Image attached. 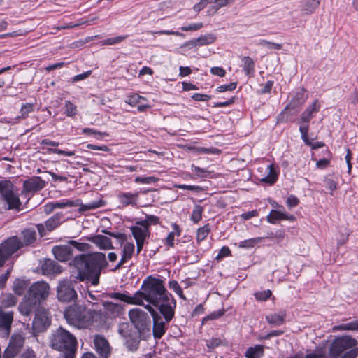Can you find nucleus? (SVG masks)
I'll return each mask as SVG.
<instances>
[{
    "label": "nucleus",
    "mask_w": 358,
    "mask_h": 358,
    "mask_svg": "<svg viewBox=\"0 0 358 358\" xmlns=\"http://www.w3.org/2000/svg\"><path fill=\"white\" fill-rule=\"evenodd\" d=\"M136 305L156 307L169 323L174 317L176 306L173 296L167 291L164 282L152 275L143 281L141 289L134 294Z\"/></svg>",
    "instance_id": "obj_1"
},
{
    "label": "nucleus",
    "mask_w": 358,
    "mask_h": 358,
    "mask_svg": "<svg viewBox=\"0 0 358 358\" xmlns=\"http://www.w3.org/2000/svg\"><path fill=\"white\" fill-rule=\"evenodd\" d=\"M71 265L76 269L71 271V278L96 286L99 283L101 271L108 267V263L104 253L96 252L76 255Z\"/></svg>",
    "instance_id": "obj_2"
},
{
    "label": "nucleus",
    "mask_w": 358,
    "mask_h": 358,
    "mask_svg": "<svg viewBox=\"0 0 358 358\" xmlns=\"http://www.w3.org/2000/svg\"><path fill=\"white\" fill-rule=\"evenodd\" d=\"M96 314L95 310L87 309L83 306L74 305L65 310L64 317L70 325L82 329L90 327Z\"/></svg>",
    "instance_id": "obj_3"
},
{
    "label": "nucleus",
    "mask_w": 358,
    "mask_h": 358,
    "mask_svg": "<svg viewBox=\"0 0 358 358\" xmlns=\"http://www.w3.org/2000/svg\"><path fill=\"white\" fill-rule=\"evenodd\" d=\"M0 194L2 203L1 212L10 210H20L22 202L19 198L17 190L11 182L0 181Z\"/></svg>",
    "instance_id": "obj_4"
},
{
    "label": "nucleus",
    "mask_w": 358,
    "mask_h": 358,
    "mask_svg": "<svg viewBox=\"0 0 358 358\" xmlns=\"http://www.w3.org/2000/svg\"><path fill=\"white\" fill-rule=\"evenodd\" d=\"M76 337L66 329L59 327L55 331L50 339L51 347L58 351H71L76 345Z\"/></svg>",
    "instance_id": "obj_5"
},
{
    "label": "nucleus",
    "mask_w": 358,
    "mask_h": 358,
    "mask_svg": "<svg viewBox=\"0 0 358 358\" xmlns=\"http://www.w3.org/2000/svg\"><path fill=\"white\" fill-rule=\"evenodd\" d=\"M357 345V341L351 336L336 337L329 345V355L332 358H338Z\"/></svg>",
    "instance_id": "obj_6"
},
{
    "label": "nucleus",
    "mask_w": 358,
    "mask_h": 358,
    "mask_svg": "<svg viewBox=\"0 0 358 358\" xmlns=\"http://www.w3.org/2000/svg\"><path fill=\"white\" fill-rule=\"evenodd\" d=\"M320 110V104L317 99H315L312 104L308 106L306 110L301 113L300 117L301 126L299 131L301 138L306 143H309L308 138V132L309 129V122Z\"/></svg>",
    "instance_id": "obj_7"
},
{
    "label": "nucleus",
    "mask_w": 358,
    "mask_h": 358,
    "mask_svg": "<svg viewBox=\"0 0 358 358\" xmlns=\"http://www.w3.org/2000/svg\"><path fill=\"white\" fill-rule=\"evenodd\" d=\"M111 236L117 238L120 240L122 250H121V259L116 266L113 269V271L119 270L122 266L129 259H131L134 251L135 245L133 242H128L126 241V236L123 234H113L109 233Z\"/></svg>",
    "instance_id": "obj_8"
},
{
    "label": "nucleus",
    "mask_w": 358,
    "mask_h": 358,
    "mask_svg": "<svg viewBox=\"0 0 358 358\" xmlns=\"http://www.w3.org/2000/svg\"><path fill=\"white\" fill-rule=\"evenodd\" d=\"M22 246L17 236H12L0 244V268L6 261Z\"/></svg>",
    "instance_id": "obj_9"
},
{
    "label": "nucleus",
    "mask_w": 358,
    "mask_h": 358,
    "mask_svg": "<svg viewBox=\"0 0 358 358\" xmlns=\"http://www.w3.org/2000/svg\"><path fill=\"white\" fill-rule=\"evenodd\" d=\"M57 298L59 301L69 302L77 297L73 282L71 280L63 279L59 282L57 289Z\"/></svg>",
    "instance_id": "obj_10"
},
{
    "label": "nucleus",
    "mask_w": 358,
    "mask_h": 358,
    "mask_svg": "<svg viewBox=\"0 0 358 358\" xmlns=\"http://www.w3.org/2000/svg\"><path fill=\"white\" fill-rule=\"evenodd\" d=\"M25 337L21 332L14 333L10 339L8 347L3 352V358H14L22 348Z\"/></svg>",
    "instance_id": "obj_11"
},
{
    "label": "nucleus",
    "mask_w": 358,
    "mask_h": 358,
    "mask_svg": "<svg viewBox=\"0 0 358 358\" xmlns=\"http://www.w3.org/2000/svg\"><path fill=\"white\" fill-rule=\"evenodd\" d=\"M49 294V285L45 281H38L29 287L27 294L41 303L48 297Z\"/></svg>",
    "instance_id": "obj_12"
},
{
    "label": "nucleus",
    "mask_w": 358,
    "mask_h": 358,
    "mask_svg": "<svg viewBox=\"0 0 358 358\" xmlns=\"http://www.w3.org/2000/svg\"><path fill=\"white\" fill-rule=\"evenodd\" d=\"M53 205L55 208H64L66 207L78 206L79 207L80 212L87 211L90 210H94L98 208L102 207L105 205V202L100 199L98 201H94L89 202L86 204H79V200L77 201H67L62 202H53Z\"/></svg>",
    "instance_id": "obj_13"
},
{
    "label": "nucleus",
    "mask_w": 358,
    "mask_h": 358,
    "mask_svg": "<svg viewBox=\"0 0 358 358\" xmlns=\"http://www.w3.org/2000/svg\"><path fill=\"white\" fill-rule=\"evenodd\" d=\"M145 308L151 314L153 319V335L155 338H161L166 332L165 322L162 316L150 305H146Z\"/></svg>",
    "instance_id": "obj_14"
},
{
    "label": "nucleus",
    "mask_w": 358,
    "mask_h": 358,
    "mask_svg": "<svg viewBox=\"0 0 358 358\" xmlns=\"http://www.w3.org/2000/svg\"><path fill=\"white\" fill-rule=\"evenodd\" d=\"M64 220V216L62 213H57L49 218L45 225L38 224L36 225L37 229L41 236L46 235V231H52L61 224Z\"/></svg>",
    "instance_id": "obj_15"
},
{
    "label": "nucleus",
    "mask_w": 358,
    "mask_h": 358,
    "mask_svg": "<svg viewBox=\"0 0 358 358\" xmlns=\"http://www.w3.org/2000/svg\"><path fill=\"white\" fill-rule=\"evenodd\" d=\"M13 312L7 311L0 307V335L8 337L11 332L13 322Z\"/></svg>",
    "instance_id": "obj_16"
},
{
    "label": "nucleus",
    "mask_w": 358,
    "mask_h": 358,
    "mask_svg": "<svg viewBox=\"0 0 358 358\" xmlns=\"http://www.w3.org/2000/svg\"><path fill=\"white\" fill-rule=\"evenodd\" d=\"M50 324L48 314L43 310H38L32 322L34 333L43 332L46 330Z\"/></svg>",
    "instance_id": "obj_17"
},
{
    "label": "nucleus",
    "mask_w": 358,
    "mask_h": 358,
    "mask_svg": "<svg viewBox=\"0 0 358 358\" xmlns=\"http://www.w3.org/2000/svg\"><path fill=\"white\" fill-rule=\"evenodd\" d=\"M129 317L131 322L138 331H142L145 329L148 315L144 311L138 308L132 309L129 312Z\"/></svg>",
    "instance_id": "obj_18"
},
{
    "label": "nucleus",
    "mask_w": 358,
    "mask_h": 358,
    "mask_svg": "<svg viewBox=\"0 0 358 358\" xmlns=\"http://www.w3.org/2000/svg\"><path fill=\"white\" fill-rule=\"evenodd\" d=\"M41 269L45 275H57L62 272L60 265L50 259H45L41 262Z\"/></svg>",
    "instance_id": "obj_19"
},
{
    "label": "nucleus",
    "mask_w": 358,
    "mask_h": 358,
    "mask_svg": "<svg viewBox=\"0 0 358 358\" xmlns=\"http://www.w3.org/2000/svg\"><path fill=\"white\" fill-rule=\"evenodd\" d=\"M103 306L104 315L109 318H116L124 313V307L120 303L105 301Z\"/></svg>",
    "instance_id": "obj_20"
},
{
    "label": "nucleus",
    "mask_w": 358,
    "mask_h": 358,
    "mask_svg": "<svg viewBox=\"0 0 358 358\" xmlns=\"http://www.w3.org/2000/svg\"><path fill=\"white\" fill-rule=\"evenodd\" d=\"M39 305V302L27 294L24 300L19 304L18 310L22 315L28 316L35 310Z\"/></svg>",
    "instance_id": "obj_21"
},
{
    "label": "nucleus",
    "mask_w": 358,
    "mask_h": 358,
    "mask_svg": "<svg viewBox=\"0 0 358 358\" xmlns=\"http://www.w3.org/2000/svg\"><path fill=\"white\" fill-rule=\"evenodd\" d=\"M46 182L40 177L34 176L26 180L23 182L24 192H35L42 189Z\"/></svg>",
    "instance_id": "obj_22"
},
{
    "label": "nucleus",
    "mask_w": 358,
    "mask_h": 358,
    "mask_svg": "<svg viewBox=\"0 0 358 358\" xmlns=\"http://www.w3.org/2000/svg\"><path fill=\"white\" fill-rule=\"evenodd\" d=\"M94 344L97 353L102 358H107L110 354V348L107 340L102 336L96 335L94 338Z\"/></svg>",
    "instance_id": "obj_23"
},
{
    "label": "nucleus",
    "mask_w": 358,
    "mask_h": 358,
    "mask_svg": "<svg viewBox=\"0 0 358 358\" xmlns=\"http://www.w3.org/2000/svg\"><path fill=\"white\" fill-rule=\"evenodd\" d=\"M52 252L55 257L60 262H66L72 256L73 250L70 245H56Z\"/></svg>",
    "instance_id": "obj_24"
},
{
    "label": "nucleus",
    "mask_w": 358,
    "mask_h": 358,
    "mask_svg": "<svg viewBox=\"0 0 358 358\" xmlns=\"http://www.w3.org/2000/svg\"><path fill=\"white\" fill-rule=\"evenodd\" d=\"M131 231L135 240L145 241L150 236L149 229L140 221L131 227Z\"/></svg>",
    "instance_id": "obj_25"
},
{
    "label": "nucleus",
    "mask_w": 358,
    "mask_h": 358,
    "mask_svg": "<svg viewBox=\"0 0 358 358\" xmlns=\"http://www.w3.org/2000/svg\"><path fill=\"white\" fill-rule=\"evenodd\" d=\"M235 0H201L199 3L196 4L194 6V9L196 11H199L205 8L206 4L208 3H213L215 4V8L216 10H218L219 8L224 7L227 6V4H229L232 2H234Z\"/></svg>",
    "instance_id": "obj_26"
},
{
    "label": "nucleus",
    "mask_w": 358,
    "mask_h": 358,
    "mask_svg": "<svg viewBox=\"0 0 358 358\" xmlns=\"http://www.w3.org/2000/svg\"><path fill=\"white\" fill-rule=\"evenodd\" d=\"M321 0H301V11L303 15H310L319 7Z\"/></svg>",
    "instance_id": "obj_27"
},
{
    "label": "nucleus",
    "mask_w": 358,
    "mask_h": 358,
    "mask_svg": "<svg viewBox=\"0 0 358 358\" xmlns=\"http://www.w3.org/2000/svg\"><path fill=\"white\" fill-rule=\"evenodd\" d=\"M266 220L268 222L275 224L277 221L281 220L294 221L295 220V217L294 216L292 215H288L284 212L272 210L270 214L266 217Z\"/></svg>",
    "instance_id": "obj_28"
},
{
    "label": "nucleus",
    "mask_w": 358,
    "mask_h": 358,
    "mask_svg": "<svg viewBox=\"0 0 358 358\" xmlns=\"http://www.w3.org/2000/svg\"><path fill=\"white\" fill-rule=\"evenodd\" d=\"M307 99L308 94L305 93V90L303 88L299 89L294 99L287 106L285 110L288 108H295L297 106H302L306 101Z\"/></svg>",
    "instance_id": "obj_29"
},
{
    "label": "nucleus",
    "mask_w": 358,
    "mask_h": 358,
    "mask_svg": "<svg viewBox=\"0 0 358 358\" xmlns=\"http://www.w3.org/2000/svg\"><path fill=\"white\" fill-rule=\"evenodd\" d=\"M91 241L101 250H110L113 248L111 240L103 235H96L92 237Z\"/></svg>",
    "instance_id": "obj_30"
},
{
    "label": "nucleus",
    "mask_w": 358,
    "mask_h": 358,
    "mask_svg": "<svg viewBox=\"0 0 358 358\" xmlns=\"http://www.w3.org/2000/svg\"><path fill=\"white\" fill-rule=\"evenodd\" d=\"M118 200L124 206L136 204L138 199V193L122 192L118 194Z\"/></svg>",
    "instance_id": "obj_31"
},
{
    "label": "nucleus",
    "mask_w": 358,
    "mask_h": 358,
    "mask_svg": "<svg viewBox=\"0 0 358 358\" xmlns=\"http://www.w3.org/2000/svg\"><path fill=\"white\" fill-rule=\"evenodd\" d=\"M286 314L285 311H280L276 313L269 314L266 316V320L268 324L273 327H278L284 324Z\"/></svg>",
    "instance_id": "obj_32"
},
{
    "label": "nucleus",
    "mask_w": 358,
    "mask_h": 358,
    "mask_svg": "<svg viewBox=\"0 0 358 358\" xmlns=\"http://www.w3.org/2000/svg\"><path fill=\"white\" fill-rule=\"evenodd\" d=\"M276 168V166L273 164L268 165L266 170V172L267 173L266 176L262 178L261 180L269 185L275 183L278 178Z\"/></svg>",
    "instance_id": "obj_33"
},
{
    "label": "nucleus",
    "mask_w": 358,
    "mask_h": 358,
    "mask_svg": "<svg viewBox=\"0 0 358 358\" xmlns=\"http://www.w3.org/2000/svg\"><path fill=\"white\" fill-rule=\"evenodd\" d=\"M17 303V299L12 294L6 293L1 294L0 297V307L3 308H8L10 307L15 306Z\"/></svg>",
    "instance_id": "obj_34"
},
{
    "label": "nucleus",
    "mask_w": 358,
    "mask_h": 358,
    "mask_svg": "<svg viewBox=\"0 0 358 358\" xmlns=\"http://www.w3.org/2000/svg\"><path fill=\"white\" fill-rule=\"evenodd\" d=\"M22 236L23 242H21L20 240H18L22 244L21 248L24 245H27L34 243L36 238V233L34 229H26L22 231ZM17 239L19 238H17Z\"/></svg>",
    "instance_id": "obj_35"
},
{
    "label": "nucleus",
    "mask_w": 358,
    "mask_h": 358,
    "mask_svg": "<svg viewBox=\"0 0 358 358\" xmlns=\"http://www.w3.org/2000/svg\"><path fill=\"white\" fill-rule=\"evenodd\" d=\"M29 285V281L25 279H15L13 285V292L19 295H22Z\"/></svg>",
    "instance_id": "obj_36"
},
{
    "label": "nucleus",
    "mask_w": 358,
    "mask_h": 358,
    "mask_svg": "<svg viewBox=\"0 0 358 358\" xmlns=\"http://www.w3.org/2000/svg\"><path fill=\"white\" fill-rule=\"evenodd\" d=\"M264 354V348L257 345L255 347L249 348L245 352L247 358H260Z\"/></svg>",
    "instance_id": "obj_37"
},
{
    "label": "nucleus",
    "mask_w": 358,
    "mask_h": 358,
    "mask_svg": "<svg viewBox=\"0 0 358 358\" xmlns=\"http://www.w3.org/2000/svg\"><path fill=\"white\" fill-rule=\"evenodd\" d=\"M243 63V71L247 76H252L255 72V62L250 57H243L242 58Z\"/></svg>",
    "instance_id": "obj_38"
},
{
    "label": "nucleus",
    "mask_w": 358,
    "mask_h": 358,
    "mask_svg": "<svg viewBox=\"0 0 358 358\" xmlns=\"http://www.w3.org/2000/svg\"><path fill=\"white\" fill-rule=\"evenodd\" d=\"M110 298L116 299L122 301L126 302L129 304L136 305V300L134 299V295L132 296H128L124 294L114 292L109 294Z\"/></svg>",
    "instance_id": "obj_39"
},
{
    "label": "nucleus",
    "mask_w": 358,
    "mask_h": 358,
    "mask_svg": "<svg viewBox=\"0 0 358 358\" xmlns=\"http://www.w3.org/2000/svg\"><path fill=\"white\" fill-rule=\"evenodd\" d=\"M216 37L213 34H207L197 38L199 45H207L214 43Z\"/></svg>",
    "instance_id": "obj_40"
},
{
    "label": "nucleus",
    "mask_w": 358,
    "mask_h": 358,
    "mask_svg": "<svg viewBox=\"0 0 358 358\" xmlns=\"http://www.w3.org/2000/svg\"><path fill=\"white\" fill-rule=\"evenodd\" d=\"M334 329L336 330L358 331V320L336 326Z\"/></svg>",
    "instance_id": "obj_41"
},
{
    "label": "nucleus",
    "mask_w": 358,
    "mask_h": 358,
    "mask_svg": "<svg viewBox=\"0 0 358 358\" xmlns=\"http://www.w3.org/2000/svg\"><path fill=\"white\" fill-rule=\"evenodd\" d=\"M210 231V227L209 224H206L202 227L199 228L196 233L197 242L200 243L201 241H203L208 235Z\"/></svg>",
    "instance_id": "obj_42"
},
{
    "label": "nucleus",
    "mask_w": 358,
    "mask_h": 358,
    "mask_svg": "<svg viewBox=\"0 0 358 358\" xmlns=\"http://www.w3.org/2000/svg\"><path fill=\"white\" fill-rule=\"evenodd\" d=\"M257 44L262 47H266L268 49L272 50H280L282 47V44L271 42L264 39L259 40Z\"/></svg>",
    "instance_id": "obj_43"
},
{
    "label": "nucleus",
    "mask_w": 358,
    "mask_h": 358,
    "mask_svg": "<svg viewBox=\"0 0 358 358\" xmlns=\"http://www.w3.org/2000/svg\"><path fill=\"white\" fill-rule=\"evenodd\" d=\"M64 113L68 117H73L77 114V107L70 101H66L64 103Z\"/></svg>",
    "instance_id": "obj_44"
},
{
    "label": "nucleus",
    "mask_w": 358,
    "mask_h": 358,
    "mask_svg": "<svg viewBox=\"0 0 358 358\" xmlns=\"http://www.w3.org/2000/svg\"><path fill=\"white\" fill-rule=\"evenodd\" d=\"M191 170L197 178H206L210 173V171L207 169L200 168L195 165L192 166Z\"/></svg>",
    "instance_id": "obj_45"
},
{
    "label": "nucleus",
    "mask_w": 358,
    "mask_h": 358,
    "mask_svg": "<svg viewBox=\"0 0 358 358\" xmlns=\"http://www.w3.org/2000/svg\"><path fill=\"white\" fill-rule=\"evenodd\" d=\"M203 208L196 205L194 206L191 215V220L194 223L199 222L202 218Z\"/></svg>",
    "instance_id": "obj_46"
},
{
    "label": "nucleus",
    "mask_w": 358,
    "mask_h": 358,
    "mask_svg": "<svg viewBox=\"0 0 358 358\" xmlns=\"http://www.w3.org/2000/svg\"><path fill=\"white\" fill-rule=\"evenodd\" d=\"M119 334L125 339L129 337L131 334L130 333V325L128 323H121L118 327Z\"/></svg>",
    "instance_id": "obj_47"
},
{
    "label": "nucleus",
    "mask_w": 358,
    "mask_h": 358,
    "mask_svg": "<svg viewBox=\"0 0 358 358\" xmlns=\"http://www.w3.org/2000/svg\"><path fill=\"white\" fill-rule=\"evenodd\" d=\"M145 99L143 96H139L138 94H133L128 96L127 100L125 101L127 103L131 105L132 106H137L138 103H141L142 101H145Z\"/></svg>",
    "instance_id": "obj_48"
},
{
    "label": "nucleus",
    "mask_w": 358,
    "mask_h": 358,
    "mask_svg": "<svg viewBox=\"0 0 358 358\" xmlns=\"http://www.w3.org/2000/svg\"><path fill=\"white\" fill-rule=\"evenodd\" d=\"M170 289H173L181 299L185 300L186 298L183 294L182 290L180 288L178 282L176 280H171L169 283Z\"/></svg>",
    "instance_id": "obj_49"
},
{
    "label": "nucleus",
    "mask_w": 358,
    "mask_h": 358,
    "mask_svg": "<svg viewBox=\"0 0 358 358\" xmlns=\"http://www.w3.org/2000/svg\"><path fill=\"white\" fill-rule=\"evenodd\" d=\"M127 38V35L116 36L114 38H107V39L104 40L103 43V45H115V44L121 43L122 41H124Z\"/></svg>",
    "instance_id": "obj_50"
},
{
    "label": "nucleus",
    "mask_w": 358,
    "mask_h": 358,
    "mask_svg": "<svg viewBox=\"0 0 358 358\" xmlns=\"http://www.w3.org/2000/svg\"><path fill=\"white\" fill-rule=\"evenodd\" d=\"M125 345L129 350L135 351L138 348V341L134 338L131 335L129 337L126 338Z\"/></svg>",
    "instance_id": "obj_51"
},
{
    "label": "nucleus",
    "mask_w": 358,
    "mask_h": 358,
    "mask_svg": "<svg viewBox=\"0 0 358 358\" xmlns=\"http://www.w3.org/2000/svg\"><path fill=\"white\" fill-rule=\"evenodd\" d=\"M158 178L154 176L149 177H136L135 178V182L136 183H143V184H150L154 183L158 181Z\"/></svg>",
    "instance_id": "obj_52"
},
{
    "label": "nucleus",
    "mask_w": 358,
    "mask_h": 358,
    "mask_svg": "<svg viewBox=\"0 0 358 358\" xmlns=\"http://www.w3.org/2000/svg\"><path fill=\"white\" fill-rule=\"evenodd\" d=\"M259 238H250L244 240L239 243L240 248H250L254 247L257 243H259Z\"/></svg>",
    "instance_id": "obj_53"
},
{
    "label": "nucleus",
    "mask_w": 358,
    "mask_h": 358,
    "mask_svg": "<svg viewBox=\"0 0 358 358\" xmlns=\"http://www.w3.org/2000/svg\"><path fill=\"white\" fill-rule=\"evenodd\" d=\"M34 105L32 103L23 104L20 109L21 116L24 118L28 114L34 110Z\"/></svg>",
    "instance_id": "obj_54"
},
{
    "label": "nucleus",
    "mask_w": 358,
    "mask_h": 358,
    "mask_svg": "<svg viewBox=\"0 0 358 358\" xmlns=\"http://www.w3.org/2000/svg\"><path fill=\"white\" fill-rule=\"evenodd\" d=\"M43 154L45 155H73L71 152H67L61 149L58 148H47V152H43Z\"/></svg>",
    "instance_id": "obj_55"
},
{
    "label": "nucleus",
    "mask_w": 358,
    "mask_h": 358,
    "mask_svg": "<svg viewBox=\"0 0 358 358\" xmlns=\"http://www.w3.org/2000/svg\"><path fill=\"white\" fill-rule=\"evenodd\" d=\"M69 245L72 247H73L74 248L77 249L78 250H80V251H86L89 249V244L87 243H78L76 241H71L69 242Z\"/></svg>",
    "instance_id": "obj_56"
},
{
    "label": "nucleus",
    "mask_w": 358,
    "mask_h": 358,
    "mask_svg": "<svg viewBox=\"0 0 358 358\" xmlns=\"http://www.w3.org/2000/svg\"><path fill=\"white\" fill-rule=\"evenodd\" d=\"M197 154L200 155H220V150L216 148L207 149L205 148H198L196 149Z\"/></svg>",
    "instance_id": "obj_57"
},
{
    "label": "nucleus",
    "mask_w": 358,
    "mask_h": 358,
    "mask_svg": "<svg viewBox=\"0 0 358 358\" xmlns=\"http://www.w3.org/2000/svg\"><path fill=\"white\" fill-rule=\"evenodd\" d=\"M147 33L152 34H160V35H174V36H184V34L180 32L176 31H171V30H160V31H148Z\"/></svg>",
    "instance_id": "obj_58"
},
{
    "label": "nucleus",
    "mask_w": 358,
    "mask_h": 358,
    "mask_svg": "<svg viewBox=\"0 0 358 358\" xmlns=\"http://www.w3.org/2000/svg\"><path fill=\"white\" fill-rule=\"evenodd\" d=\"M237 83L233 82L228 85H222L217 87V91L220 92H224L226 91H233L236 89Z\"/></svg>",
    "instance_id": "obj_59"
},
{
    "label": "nucleus",
    "mask_w": 358,
    "mask_h": 358,
    "mask_svg": "<svg viewBox=\"0 0 358 358\" xmlns=\"http://www.w3.org/2000/svg\"><path fill=\"white\" fill-rule=\"evenodd\" d=\"M271 296V292L269 289L259 292L255 294V296L258 301H266Z\"/></svg>",
    "instance_id": "obj_60"
},
{
    "label": "nucleus",
    "mask_w": 358,
    "mask_h": 358,
    "mask_svg": "<svg viewBox=\"0 0 358 358\" xmlns=\"http://www.w3.org/2000/svg\"><path fill=\"white\" fill-rule=\"evenodd\" d=\"M146 227L149 229V227L151 224H156L159 222V218L155 215H149L146 217V219L141 221Z\"/></svg>",
    "instance_id": "obj_61"
},
{
    "label": "nucleus",
    "mask_w": 358,
    "mask_h": 358,
    "mask_svg": "<svg viewBox=\"0 0 358 358\" xmlns=\"http://www.w3.org/2000/svg\"><path fill=\"white\" fill-rule=\"evenodd\" d=\"M175 187L178 189L191 190L196 192H200L203 190V189L198 185H176Z\"/></svg>",
    "instance_id": "obj_62"
},
{
    "label": "nucleus",
    "mask_w": 358,
    "mask_h": 358,
    "mask_svg": "<svg viewBox=\"0 0 358 358\" xmlns=\"http://www.w3.org/2000/svg\"><path fill=\"white\" fill-rule=\"evenodd\" d=\"M203 23H194L192 24H190L189 26H184L181 27V29L184 31H196L200 29L203 27Z\"/></svg>",
    "instance_id": "obj_63"
},
{
    "label": "nucleus",
    "mask_w": 358,
    "mask_h": 358,
    "mask_svg": "<svg viewBox=\"0 0 358 358\" xmlns=\"http://www.w3.org/2000/svg\"><path fill=\"white\" fill-rule=\"evenodd\" d=\"M20 358H36L34 351L28 348L20 355Z\"/></svg>",
    "instance_id": "obj_64"
}]
</instances>
